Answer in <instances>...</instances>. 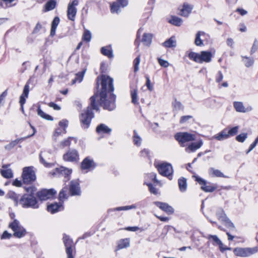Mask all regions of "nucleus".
I'll return each mask as SVG.
<instances>
[{"instance_id": "1", "label": "nucleus", "mask_w": 258, "mask_h": 258, "mask_svg": "<svg viewBox=\"0 0 258 258\" xmlns=\"http://www.w3.org/2000/svg\"><path fill=\"white\" fill-rule=\"evenodd\" d=\"M113 79L108 76H102L101 78V91L96 93L90 98V105L94 110H98V104L104 109L112 110L115 108V96L112 93L114 90Z\"/></svg>"}, {"instance_id": "2", "label": "nucleus", "mask_w": 258, "mask_h": 258, "mask_svg": "<svg viewBox=\"0 0 258 258\" xmlns=\"http://www.w3.org/2000/svg\"><path fill=\"white\" fill-rule=\"evenodd\" d=\"M28 194L24 195L19 200V204L23 208L31 207L34 209L38 208L36 198L34 196L35 190L33 187H29L26 188Z\"/></svg>"}, {"instance_id": "3", "label": "nucleus", "mask_w": 258, "mask_h": 258, "mask_svg": "<svg viewBox=\"0 0 258 258\" xmlns=\"http://www.w3.org/2000/svg\"><path fill=\"white\" fill-rule=\"evenodd\" d=\"M80 188L79 183L76 181H72L71 182L70 192L67 187L63 188L59 194V200L63 202L67 200L70 195L76 196L80 195Z\"/></svg>"}, {"instance_id": "4", "label": "nucleus", "mask_w": 258, "mask_h": 258, "mask_svg": "<svg viewBox=\"0 0 258 258\" xmlns=\"http://www.w3.org/2000/svg\"><path fill=\"white\" fill-rule=\"evenodd\" d=\"M188 57L193 61L202 63H208L211 61L213 54L208 51H202L200 53L190 52L188 54Z\"/></svg>"}, {"instance_id": "5", "label": "nucleus", "mask_w": 258, "mask_h": 258, "mask_svg": "<svg viewBox=\"0 0 258 258\" xmlns=\"http://www.w3.org/2000/svg\"><path fill=\"white\" fill-rule=\"evenodd\" d=\"M10 228L14 232L13 235L17 238L24 237L27 233L26 229L21 225L18 220L14 219L9 224Z\"/></svg>"}, {"instance_id": "6", "label": "nucleus", "mask_w": 258, "mask_h": 258, "mask_svg": "<svg viewBox=\"0 0 258 258\" xmlns=\"http://www.w3.org/2000/svg\"><path fill=\"white\" fill-rule=\"evenodd\" d=\"M159 173L171 179L173 173V168L171 164L167 162L160 163L155 165Z\"/></svg>"}, {"instance_id": "7", "label": "nucleus", "mask_w": 258, "mask_h": 258, "mask_svg": "<svg viewBox=\"0 0 258 258\" xmlns=\"http://www.w3.org/2000/svg\"><path fill=\"white\" fill-rule=\"evenodd\" d=\"M196 137V136L195 134L187 132L178 133L175 136V139L182 147L185 146L184 143L185 142L195 141Z\"/></svg>"}, {"instance_id": "8", "label": "nucleus", "mask_w": 258, "mask_h": 258, "mask_svg": "<svg viewBox=\"0 0 258 258\" xmlns=\"http://www.w3.org/2000/svg\"><path fill=\"white\" fill-rule=\"evenodd\" d=\"M257 251L258 248L257 247L251 248L237 247L233 250V252L236 255L241 257L249 256L256 253Z\"/></svg>"}, {"instance_id": "9", "label": "nucleus", "mask_w": 258, "mask_h": 258, "mask_svg": "<svg viewBox=\"0 0 258 258\" xmlns=\"http://www.w3.org/2000/svg\"><path fill=\"white\" fill-rule=\"evenodd\" d=\"M93 116L91 108L88 107L87 110L85 112L82 113L80 116L82 127L84 128H88Z\"/></svg>"}, {"instance_id": "10", "label": "nucleus", "mask_w": 258, "mask_h": 258, "mask_svg": "<svg viewBox=\"0 0 258 258\" xmlns=\"http://www.w3.org/2000/svg\"><path fill=\"white\" fill-rule=\"evenodd\" d=\"M23 180L25 183H30L36 179L35 171L32 167H26L23 168L22 173Z\"/></svg>"}, {"instance_id": "11", "label": "nucleus", "mask_w": 258, "mask_h": 258, "mask_svg": "<svg viewBox=\"0 0 258 258\" xmlns=\"http://www.w3.org/2000/svg\"><path fill=\"white\" fill-rule=\"evenodd\" d=\"M79 2L78 0H74L72 3L69 4L67 10V16L68 19L71 21H74L77 12L76 8L78 6Z\"/></svg>"}, {"instance_id": "12", "label": "nucleus", "mask_w": 258, "mask_h": 258, "mask_svg": "<svg viewBox=\"0 0 258 258\" xmlns=\"http://www.w3.org/2000/svg\"><path fill=\"white\" fill-rule=\"evenodd\" d=\"M128 5L127 0H117L110 5V10L112 13H119L120 8H124Z\"/></svg>"}, {"instance_id": "13", "label": "nucleus", "mask_w": 258, "mask_h": 258, "mask_svg": "<svg viewBox=\"0 0 258 258\" xmlns=\"http://www.w3.org/2000/svg\"><path fill=\"white\" fill-rule=\"evenodd\" d=\"M55 194L56 191L54 189H44L38 191L37 194V196L41 201H45L52 198Z\"/></svg>"}, {"instance_id": "14", "label": "nucleus", "mask_w": 258, "mask_h": 258, "mask_svg": "<svg viewBox=\"0 0 258 258\" xmlns=\"http://www.w3.org/2000/svg\"><path fill=\"white\" fill-rule=\"evenodd\" d=\"M71 173V169H69L63 166L56 168L54 170L51 172L52 174L54 176H64L65 178H67V180L69 179V177Z\"/></svg>"}, {"instance_id": "15", "label": "nucleus", "mask_w": 258, "mask_h": 258, "mask_svg": "<svg viewBox=\"0 0 258 258\" xmlns=\"http://www.w3.org/2000/svg\"><path fill=\"white\" fill-rule=\"evenodd\" d=\"M195 180L201 185V188L206 192H213L216 189V187L211 185H207V182L204 179L198 176H194Z\"/></svg>"}, {"instance_id": "16", "label": "nucleus", "mask_w": 258, "mask_h": 258, "mask_svg": "<svg viewBox=\"0 0 258 258\" xmlns=\"http://www.w3.org/2000/svg\"><path fill=\"white\" fill-rule=\"evenodd\" d=\"M63 239L66 248V253L68 258H74L73 256V241L67 235H64Z\"/></svg>"}, {"instance_id": "17", "label": "nucleus", "mask_w": 258, "mask_h": 258, "mask_svg": "<svg viewBox=\"0 0 258 258\" xmlns=\"http://www.w3.org/2000/svg\"><path fill=\"white\" fill-rule=\"evenodd\" d=\"M233 106L237 112L246 113L250 112L253 110L251 105L244 106L242 102L236 101L233 103Z\"/></svg>"}, {"instance_id": "18", "label": "nucleus", "mask_w": 258, "mask_h": 258, "mask_svg": "<svg viewBox=\"0 0 258 258\" xmlns=\"http://www.w3.org/2000/svg\"><path fill=\"white\" fill-rule=\"evenodd\" d=\"M193 9V6L188 3H185L182 6L179 8V15L184 17H187L191 13Z\"/></svg>"}, {"instance_id": "19", "label": "nucleus", "mask_w": 258, "mask_h": 258, "mask_svg": "<svg viewBox=\"0 0 258 258\" xmlns=\"http://www.w3.org/2000/svg\"><path fill=\"white\" fill-rule=\"evenodd\" d=\"M63 158L65 161L73 162L78 160L79 155L76 150H72L66 153Z\"/></svg>"}, {"instance_id": "20", "label": "nucleus", "mask_w": 258, "mask_h": 258, "mask_svg": "<svg viewBox=\"0 0 258 258\" xmlns=\"http://www.w3.org/2000/svg\"><path fill=\"white\" fill-rule=\"evenodd\" d=\"M217 216L219 220L223 222L224 224L229 228L233 229L234 228V224L227 217L226 214L223 210L220 212V213L217 214Z\"/></svg>"}, {"instance_id": "21", "label": "nucleus", "mask_w": 258, "mask_h": 258, "mask_svg": "<svg viewBox=\"0 0 258 258\" xmlns=\"http://www.w3.org/2000/svg\"><path fill=\"white\" fill-rule=\"evenodd\" d=\"M29 92V85L28 84H26L24 88L23 93L20 97V103L21 104V107L22 111H24L23 105L26 102V99L28 98Z\"/></svg>"}, {"instance_id": "22", "label": "nucleus", "mask_w": 258, "mask_h": 258, "mask_svg": "<svg viewBox=\"0 0 258 258\" xmlns=\"http://www.w3.org/2000/svg\"><path fill=\"white\" fill-rule=\"evenodd\" d=\"M203 144V143L202 140H200L197 142L191 143L185 148V150L187 153L194 152L200 149Z\"/></svg>"}, {"instance_id": "23", "label": "nucleus", "mask_w": 258, "mask_h": 258, "mask_svg": "<svg viewBox=\"0 0 258 258\" xmlns=\"http://www.w3.org/2000/svg\"><path fill=\"white\" fill-rule=\"evenodd\" d=\"M154 204L156 206H157L160 209H162L163 211H165L168 214H172L174 212L173 208L166 203H161L159 202H156L154 203Z\"/></svg>"}, {"instance_id": "24", "label": "nucleus", "mask_w": 258, "mask_h": 258, "mask_svg": "<svg viewBox=\"0 0 258 258\" xmlns=\"http://www.w3.org/2000/svg\"><path fill=\"white\" fill-rule=\"evenodd\" d=\"M207 35L204 32H198L196 36L195 43L197 46L203 45V41L205 39H206Z\"/></svg>"}, {"instance_id": "25", "label": "nucleus", "mask_w": 258, "mask_h": 258, "mask_svg": "<svg viewBox=\"0 0 258 258\" xmlns=\"http://www.w3.org/2000/svg\"><path fill=\"white\" fill-rule=\"evenodd\" d=\"M153 34L149 33H145L143 34L142 42L145 45L150 46L152 43Z\"/></svg>"}, {"instance_id": "26", "label": "nucleus", "mask_w": 258, "mask_h": 258, "mask_svg": "<svg viewBox=\"0 0 258 258\" xmlns=\"http://www.w3.org/2000/svg\"><path fill=\"white\" fill-rule=\"evenodd\" d=\"M130 245V240L129 238H124L119 240L117 242L118 250L129 247Z\"/></svg>"}, {"instance_id": "27", "label": "nucleus", "mask_w": 258, "mask_h": 258, "mask_svg": "<svg viewBox=\"0 0 258 258\" xmlns=\"http://www.w3.org/2000/svg\"><path fill=\"white\" fill-rule=\"evenodd\" d=\"M63 208L61 204H58L57 203H54L47 206L48 211L52 214L60 211Z\"/></svg>"}, {"instance_id": "28", "label": "nucleus", "mask_w": 258, "mask_h": 258, "mask_svg": "<svg viewBox=\"0 0 258 258\" xmlns=\"http://www.w3.org/2000/svg\"><path fill=\"white\" fill-rule=\"evenodd\" d=\"M229 137L228 134H227V129L225 128L221 132L216 135L213 138L218 141H222L228 139Z\"/></svg>"}, {"instance_id": "29", "label": "nucleus", "mask_w": 258, "mask_h": 258, "mask_svg": "<svg viewBox=\"0 0 258 258\" xmlns=\"http://www.w3.org/2000/svg\"><path fill=\"white\" fill-rule=\"evenodd\" d=\"M24 139L25 138H21L12 141L9 144L6 145L5 146V149L6 150L10 151L13 149L19 143L22 142L24 140Z\"/></svg>"}, {"instance_id": "30", "label": "nucleus", "mask_w": 258, "mask_h": 258, "mask_svg": "<svg viewBox=\"0 0 258 258\" xmlns=\"http://www.w3.org/2000/svg\"><path fill=\"white\" fill-rule=\"evenodd\" d=\"M209 174L212 177H224L227 178L228 176H225L224 174L219 170L215 169L213 168H211L209 171Z\"/></svg>"}, {"instance_id": "31", "label": "nucleus", "mask_w": 258, "mask_h": 258, "mask_svg": "<svg viewBox=\"0 0 258 258\" xmlns=\"http://www.w3.org/2000/svg\"><path fill=\"white\" fill-rule=\"evenodd\" d=\"M94 166V162L88 158H85L82 162L81 167L83 169H88Z\"/></svg>"}, {"instance_id": "32", "label": "nucleus", "mask_w": 258, "mask_h": 258, "mask_svg": "<svg viewBox=\"0 0 258 258\" xmlns=\"http://www.w3.org/2000/svg\"><path fill=\"white\" fill-rule=\"evenodd\" d=\"M176 45V41L174 37H171L163 43V46L166 48L174 47Z\"/></svg>"}, {"instance_id": "33", "label": "nucleus", "mask_w": 258, "mask_h": 258, "mask_svg": "<svg viewBox=\"0 0 258 258\" xmlns=\"http://www.w3.org/2000/svg\"><path fill=\"white\" fill-rule=\"evenodd\" d=\"M59 19L58 17H55L51 24V28L50 35L51 36H53L55 34L56 28L59 23Z\"/></svg>"}, {"instance_id": "34", "label": "nucleus", "mask_w": 258, "mask_h": 258, "mask_svg": "<svg viewBox=\"0 0 258 258\" xmlns=\"http://www.w3.org/2000/svg\"><path fill=\"white\" fill-rule=\"evenodd\" d=\"M101 53L103 55L108 56L109 58H112L113 56L112 50L110 46L102 47L101 49Z\"/></svg>"}, {"instance_id": "35", "label": "nucleus", "mask_w": 258, "mask_h": 258, "mask_svg": "<svg viewBox=\"0 0 258 258\" xmlns=\"http://www.w3.org/2000/svg\"><path fill=\"white\" fill-rule=\"evenodd\" d=\"M96 131L98 133H109L111 131V130L106 125L101 124L97 126Z\"/></svg>"}, {"instance_id": "36", "label": "nucleus", "mask_w": 258, "mask_h": 258, "mask_svg": "<svg viewBox=\"0 0 258 258\" xmlns=\"http://www.w3.org/2000/svg\"><path fill=\"white\" fill-rule=\"evenodd\" d=\"M37 114L44 119L48 120H53V117L43 112L41 109L40 106H39L37 109Z\"/></svg>"}, {"instance_id": "37", "label": "nucleus", "mask_w": 258, "mask_h": 258, "mask_svg": "<svg viewBox=\"0 0 258 258\" xmlns=\"http://www.w3.org/2000/svg\"><path fill=\"white\" fill-rule=\"evenodd\" d=\"M169 22L176 26H180L182 23V20L176 16H172Z\"/></svg>"}, {"instance_id": "38", "label": "nucleus", "mask_w": 258, "mask_h": 258, "mask_svg": "<svg viewBox=\"0 0 258 258\" xmlns=\"http://www.w3.org/2000/svg\"><path fill=\"white\" fill-rule=\"evenodd\" d=\"M178 185L181 191L184 192L187 188L186 180L184 178H181L178 179Z\"/></svg>"}, {"instance_id": "39", "label": "nucleus", "mask_w": 258, "mask_h": 258, "mask_svg": "<svg viewBox=\"0 0 258 258\" xmlns=\"http://www.w3.org/2000/svg\"><path fill=\"white\" fill-rule=\"evenodd\" d=\"M56 2L55 0H50L45 5V12L51 11L55 8Z\"/></svg>"}, {"instance_id": "40", "label": "nucleus", "mask_w": 258, "mask_h": 258, "mask_svg": "<svg viewBox=\"0 0 258 258\" xmlns=\"http://www.w3.org/2000/svg\"><path fill=\"white\" fill-rule=\"evenodd\" d=\"M86 70H84L82 72L78 73L76 75V78L72 80V84H74L76 82L80 83L83 79L84 74L85 73Z\"/></svg>"}, {"instance_id": "41", "label": "nucleus", "mask_w": 258, "mask_h": 258, "mask_svg": "<svg viewBox=\"0 0 258 258\" xmlns=\"http://www.w3.org/2000/svg\"><path fill=\"white\" fill-rule=\"evenodd\" d=\"M7 196L14 201L16 205H18L19 204L20 199H19V196L14 192L10 191L8 192Z\"/></svg>"}, {"instance_id": "42", "label": "nucleus", "mask_w": 258, "mask_h": 258, "mask_svg": "<svg viewBox=\"0 0 258 258\" xmlns=\"http://www.w3.org/2000/svg\"><path fill=\"white\" fill-rule=\"evenodd\" d=\"M133 136V142L135 145L139 146L141 145L142 143L141 138L138 135L137 132L134 131Z\"/></svg>"}, {"instance_id": "43", "label": "nucleus", "mask_w": 258, "mask_h": 258, "mask_svg": "<svg viewBox=\"0 0 258 258\" xmlns=\"http://www.w3.org/2000/svg\"><path fill=\"white\" fill-rule=\"evenodd\" d=\"M2 176L7 178H10L13 177V173L10 169H2L1 170Z\"/></svg>"}, {"instance_id": "44", "label": "nucleus", "mask_w": 258, "mask_h": 258, "mask_svg": "<svg viewBox=\"0 0 258 258\" xmlns=\"http://www.w3.org/2000/svg\"><path fill=\"white\" fill-rule=\"evenodd\" d=\"M66 131H64V128H60V127L57 128L55 130V131L54 133V134H53V139L54 140H56L57 137L61 135L62 134L66 133Z\"/></svg>"}, {"instance_id": "45", "label": "nucleus", "mask_w": 258, "mask_h": 258, "mask_svg": "<svg viewBox=\"0 0 258 258\" xmlns=\"http://www.w3.org/2000/svg\"><path fill=\"white\" fill-rule=\"evenodd\" d=\"M91 38L92 36L90 31L87 30H85L83 35V40L87 42H89L91 40Z\"/></svg>"}, {"instance_id": "46", "label": "nucleus", "mask_w": 258, "mask_h": 258, "mask_svg": "<svg viewBox=\"0 0 258 258\" xmlns=\"http://www.w3.org/2000/svg\"><path fill=\"white\" fill-rule=\"evenodd\" d=\"M238 126H236L230 128V130L227 129V134H228L229 137L235 135L238 132Z\"/></svg>"}, {"instance_id": "47", "label": "nucleus", "mask_w": 258, "mask_h": 258, "mask_svg": "<svg viewBox=\"0 0 258 258\" xmlns=\"http://www.w3.org/2000/svg\"><path fill=\"white\" fill-rule=\"evenodd\" d=\"M247 137V134L246 133H242L238 135L236 139V140L241 143H243Z\"/></svg>"}, {"instance_id": "48", "label": "nucleus", "mask_w": 258, "mask_h": 258, "mask_svg": "<svg viewBox=\"0 0 258 258\" xmlns=\"http://www.w3.org/2000/svg\"><path fill=\"white\" fill-rule=\"evenodd\" d=\"M243 61L246 67H249L253 63V59L252 58L244 57Z\"/></svg>"}, {"instance_id": "49", "label": "nucleus", "mask_w": 258, "mask_h": 258, "mask_svg": "<svg viewBox=\"0 0 258 258\" xmlns=\"http://www.w3.org/2000/svg\"><path fill=\"white\" fill-rule=\"evenodd\" d=\"M207 238L209 240L212 239L213 241L217 245L221 241L220 239L216 235H209L207 237Z\"/></svg>"}, {"instance_id": "50", "label": "nucleus", "mask_w": 258, "mask_h": 258, "mask_svg": "<svg viewBox=\"0 0 258 258\" xmlns=\"http://www.w3.org/2000/svg\"><path fill=\"white\" fill-rule=\"evenodd\" d=\"M134 71L135 72L138 71L139 69V64L140 63V56H138L134 61Z\"/></svg>"}, {"instance_id": "51", "label": "nucleus", "mask_w": 258, "mask_h": 258, "mask_svg": "<svg viewBox=\"0 0 258 258\" xmlns=\"http://www.w3.org/2000/svg\"><path fill=\"white\" fill-rule=\"evenodd\" d=\"M136 208V206L135 205L127 206L120 207L115 208L114 209V211L128 210L134 209Z\"/></svg>"}, {"instance_id": "52", "label": "nucleus", "mask_w": 258, "mask_h": 258, "mask_svg": "<svg viewBox=\"0 0 258 258\" xmlns=\"http://www.w3.org/2000/svg\"><path fill=\"white\" fill-rule=\"evenodd\" d=\"M132 102L134 104L138 103L137 89H135L131 93Z\"/></svg>"}, {"instance_id": "53", "label": "nucleus", "mask_w": 258, "mask_h": 258, "mask_svg": "<svg viewBox=\"0 0 258 258\" xmlns=\"http://www.w3.org/2000/svg\"><path fill=\"white\" fill-rule=\"evenodd\" d=\"M72 139H73V138L69 137L68 139H67L64 140V141H63L62 142H61L60 143V146L61 147L69 146L71 144L70 140Z\"/></svg>"}, {"instance_id": "54", "label": "nucleus", "mask_w": 258, "mask_h": 258, "mask_svg": "<svg viewBox=\"0 0 258 258\" xmlns=\"http://www.w3.org/2000/svg\"><path fill=\"white\" fill-rule=\"evenodd\" d=\"M58 125L59 127L64 128V131H66V128L68 125V121L66 119H62L59 122Z\"/></svg>"}, {"instance_id": "55", "label": "nucleus", "mask_w": 258, "mask_h": 258, "mask_svg": "<svg viewBox=\"0 0 258 258\" xmlns=\"http://www.w3.org/2000/svg\"><path fill=\"white\" fill-rule=\"evenodd\" d=\"M158 62L161 66L164 68H167L169 65L167 61L161 58H158Z\"/></svg>"}, {"instance_id": "56", "label": "nucleus", "mask_w": 258, "mask_h": 258, "mask_svg": "<svg viewBox=\"0 0 258 258\" xmlns=\"http://www.w3.org/2000/svg\"><path fill=\"white\" fill-rule=\"evenodd\" d=\"M192 117L191 115H185L182 116L181 117L180 119V123H184L187 122L189 119H191Z\"/></svg>"}, {"instance_id": "57", "label": "nucleus", "mask_w": 258, "mask_h": 258, "mask_svg": "<svg viewBox=\"0 0 258 258\" xmlns=\"http://www.w3.org/2000/svg\"><path fill=\"white\" fill-rule=\"evenodd\" d=\"M146 78L147 80L146 85L147 87L149 90H150V91H152L153 90V86L151 83L150 80L148 76H147Z\"/></svg>"}, {"instance_id": "58", "label": "nucleus", "mask_w": 258, "mask_h": 258, "mask_svg": "<svg viewBox=\"0 0 258 258\" xmlns=\"http://www.w3.org/2000/svg\"><path fill=\"white\" fill-rule=\"evenodd\" d=\"M258 49V41L255 39L253 42L251 49V54L254 53Z\"/></svg>"}, {"instance_id": "59", "label": "nucleus", "mask_w": 258, "mask_h": 258, "mask_svg": "<svg viewBox=\"0 0 258 258\" xmlns=\"http://www.w3.org/2000/svg\"><path fill=\"white\" fill-rule=\"evenodd\" d=\"M218 245H219L220 250V251L221 252H223V251H224L225 250H230L231 249V248L228 247L227 246H225L223 244L222 241H221L219 243H218Z\"/></svg>"}, {"instance_id": "60", "label": "nucleus", "mask_w": 258, "mask_h": 258, "mask_svg": "<svg viewBox=\"0 0 258 258\" xmlns=\"http://www.w3.org/2000/svg\"><path fill=\"white\" fill-rule=\"evenodd\" d=\"M12 236V235L11 233H8L7 231H5L3 232L1 239H4L7 238H10Z\"/></svg>"}, {"instance_id": "61", "label": "nucleus", "mask_w": 258, "mask_h": 258, "mask_svg": "<svg viewBox=\"0 0 258 258\" xmlns=\"http://www.w3.org/2000/svg\"><path fill=\"white\" fill-rule=\"evenodd\" d=\"M48 105L51 108H53V109L56 110H59L60 109V107L58 105L55 104L53 102H50L48 104Z\"/></svg>"}, {"instance_id": "62", "label": "nucleus", "mask_w": 258, "mask_h": 258, "mask_svg": "<svg viewBox=\"0 0 258 258\" xmlns=\"http://www.w3.org/2000/svg\"><path fill=\"white\" fill-rule=\"evenodd\" d=\"M147 185L148 186L149 189H150V191L151 193L152 194H154L155 195L157 194L158 193L157 190L156 189V188L155 187H154L153 186V185H152V184L151 183H148V184H147Z\"/></svg>"}, {"instance_id": "63", "label": "nucleus", "mask_w": 258, "mask_h": 258, "mask_svg": "<svg viewBox=\"0 0 258 258\" xmlns=\"http://www.w3.org/2000/svg\"><path fill=\"white\" fill-rule=\"evenodd\" d=\"M174 107L177 110H180L182 108V104L179 102H175L174 103Z\"/></svg>"}, {"instance_id": "64", "label": "nucleus", "mask_w": 258, "mask_h": 258, "mask_svg": "<svg viewBox=\"0 0 258 258\" xmlns=\"http://www.w3.org/2000/svg\"><path fill=\"white\" fill-rule=\"evenodd\" d=\"M223 78V76L221 72H219L217 76L216 77V81L217 82H220Z\"/></svg>"}]
</instances>
